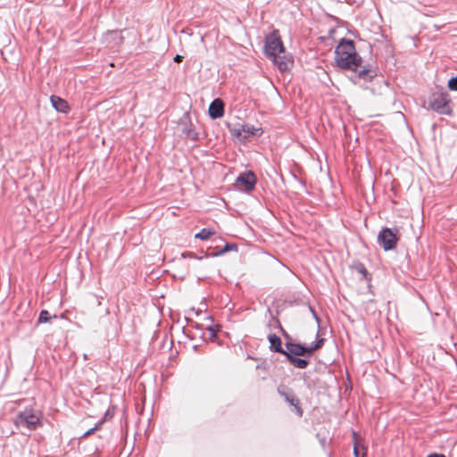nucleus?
Instances as JSON below:
<instances>
[{
    "instance_id": "obj_1",
    "label": "nucleus",
    "mask_w": 457,
    "mask_h": 457,
    "mask_svg": "<svg viewBox=\"0 0 457 457\" xmlns=\"http://www.w3.org/2000/svg\"><path fill=\"white\" fill-rule=\"evenodd\" d=\"M335 61L337 65L343 70H351L357 73L358 79L364 81H371L376 76V70L370 65L361 67L362 59L357 54L354 42L351 39L343 38L335 50Z\"/></svg>"
},
{
    "instance_id": "obj_2",
    "label": "nucleus",
    "mask_w": 457,
    "mask_h": 457,
    "mask_svg": "<svg viewBox=\"0 0 457 457\" xmlns=\"http://www.w3.org/2000/svg\"><path fill=\"white\" fill-rule=\"evenodd\" d=\"M324 338H320L315 344L311 345H304L299 343H295L294 341H287L285 343V352L284 355L288 358V356H307L310 357L313 354V353L319 349H320L324 345Z\"/></svg>"
},
{
    "instance_id": "obj_3",
    "label": "nucleus",
    "mask_w": 457,
    "mask_h": 457,
    "mask_svg": "<svg viewBox=\"0 0 457 457\" xmlns=\"http://www.w3.org/2000/svg\"><path fill=\"white\" fill-rule=\"evenodd\" d=\"M399 230L383 228L378 235V243L385 251L395 249L399 240Z\"/></svg>"
},
{
    "instance_id": "obj_4",
    "label": "nucleus",
    "mask_w": 457,
    "mask_h": 457,
    "mask_svg": "<svg viewBox=\"0 0 457 457\" xmlns=\"http://www.w3.org/2000/svg\"><path fill=\"white\" fill-rule=\"evenodd\" d=\"M429 105L432 110L440 114H450L449 96L447 93H435L432 95Z\"/></svg>"
},
{
    "instance_id": "obj_5",
    "label": "nucleus",
    "mask_w": 457,
    "mask_h": 457,
    "mask_svg": "<svg viewBox=\"0 0 457 457\" xmlns=\"http://www.w3.org/2000/svg\"><path fill=\"white\" fill-rule=\"evenodd\" d=\"M16 423L25 425L29 430H35L42 426L39 417L28 410L19 412Z\"/></svg>"
},
{
    "instance_id": "obj_6",
    "label": "nucleus",
    "mask_w": 457,
    "mask_h": 457,
    "mask_svg": "<svg viewBox=\"0 0 457 457\" xmlns=\"http://www.w3.org/2000/svg\"><path fill=\"white\" fill-rule=\"evenodd\" d=\"M256 176L251 171L241 173L236 179V187L242 191L250 192L254 189L256 185Z\"/></svg>"
},
{
    "instance_id": "obj_7",
    "label": "nucleus",
    "mask_w": 457,
    "mask_h": 457,
    "mask_svg": "<svg viewBox=\"0 0 457 457\" xmlns=\"http://www.w3.org/2000/svg\"><path fill=\"white\" fill-rule=\"evenodd\" d=\"M278 395L285 399L287 403H288L291 406L295 408V413L299 416H303V409L300 405L299 399L295 396L294 392L287 388L284 385H280L278 386Z\"/></svg>"
},
{
    "instance_id": "obj_8",
    "label": "nucleus",
    "mask_w": 457,
    "mask_h": 457,
    "mask_svg": "<svg viewBox=\"0 0 457 457\" xmlns=\"http://www.w3.org/2000/svg\"><path fill=\"white\" fill-rule=\"evenodd\" d=\"M264 48L267 56L270 58L279 54H285V48L281 39L274 35H270L266 38Z\"/></svg>"
},
{
    "instance_id": "obj_9",
    "label": "nucleus",
    "mask_w": 457,
    "mask_h": 457,
    "mask_svg": "<svg viewBox=\"0 0 457 457\" xmlns=\"http://www.w3.org/2000/svg\"><path fill=\"white\" fill-rule=\"evenodd\" d=\"M121 31L111 30L104 35V42L112 49H119L123 43Z\"/></svg>"
},
{
    "instance_id": "obj_10",
    "label": "nucleus",
    "mask_w": 457,
    "mask_h": 457,
    "mask_svg": "<svg viewBox=\"0 0 457 457\" xmlns=\"http://www.w3.org/2000/svg\"><path fill=\"white\" fill-rule=\"evenodd\" d=\"M209 115L212 119L216 120L224 115V103L220 98L214 99L208 110Z\"/></svg>"
},
{
    "instance_id": "obj_11",
    "label": "nucleus",
    "mask_w": 457,
    "mask_h": 457,
    "mask_svg": "<svg viewBox=\"0 0 457 457\" xmlns=\"http://www.w3.org/2000/svg\"><path fill=\"white\" fill-rule=\"evenodd\" d=\"M273 63L278 67V69L282 71H287L290 70V67L293 64V61L287 57L285 54H279L270 58Z\"/></svg>"
},
{
    "instance_id": "obj_12",
    "label": "nucleus",
    "mask_w": 457,
    "mask_h": 457,
    "mask_svg": "<svg viewBox=\"0 0 457 457\" xmlns=\"http://www.w3.org/2000/svg\"><path fill=\"white\" fill-rule=\"evenodd\" d=\"M50 101L52 104V106L60 112L67 113L70 111V106L66 100L61 98L57 96H51Z\"/></svg>"
},
{
    "instance_id": "obj_13",
    "label": "nucleus",
    "mask_w": 457,
    "mask_h": 457,
    "mask_svg": "<svg viewBox=\"0 0 457 457\" xmlns=\"http://www.w3.org/2000/svg\"><path fill=\"white\" fill-rule=\"evenodd\" d=\"M268 340L270 344V348L272 352L284 355L285 349L282 347V343L279 337L275 334H270L268 336Z\"/></svg>"
},
{
    "instance_id": "obj_14",
    "label": "nucleus",
    "mask_w": 457,
    "mask_h": 457,
    "mask_svg": "<svg viewBox=\"0 0 457 457\" xmlns=\"http://www.w3.org/2000/svg\"><path fill=\"white\" fill-rule=\"evenodd\" d=\"M237 245L235 243H227L219 252L206 253L205 257H216L222 255L229 251H237Z\"/></svg>"
},
{
    "instance_id": "obj_15",
    "label": "nucleus",
    "mask_w": 457,
    "mask_h": 457,
    "mask_svg": "<svg viewBox=\"0 0 457 457\" xmlns=\"http://www.w3.org/2000/svg\"><path fill=\"white\" fill-rule=\"evenodd\" d=\"M353 269L355 270L359 274L362 275L365 280H371V275L368 272L365 265L361 262H356L353 264Z\"/></svg>"
},
{
    "instance_id": "obj_16",
    "label": "nucleus",
    "mask_w": 457,
    "mask_h": 457,
    "mask_svg": "<svg viewBox=\"0 0 457 457\" xmlns=\"http://www.w3.org/2000/svg\"><path fill=\"white\" fill-rule=\"evenodd\" d=\"M287 361L292 364L293 366L298 368V369H305L309 365V361L305 359L298 358V356H288L287 358Z\"/></svg>"
},
{
    "instance_id": "obj_17",
    "label": "nucleus",
    "mask_w": 457,
    "mask_h": 457,
    "mask_svg": "<svg viewBox=\"0 0 457 457\" xmlns=\"http://www.w3.org/2000/svg\"><path fill=\"white\" fill-rule=\"evenodd\" d=\"M353 454L355 457H366V454H367V451H366V448L362 445L361 446V450H362V453H361V450H360V443L358 442V436L355 432L353 433Z\"/></svg>"
},
{
    "instance_id": "obj_18",
    "label": "nucleus",
    "mask_w": 457,
    "mask_h": 457,
    "mask_svg": "<svg viewBox=\"0 0 457 457\" xmlns=\"http://www.w3.org/2000/svg\"><path fill=\"white\" fill-rule=\"evenodd\" d=\"M259 129H255L254 127H249V126H243L242 127V130H238L237 131V135L238 136H241L242 133H244L243 137L245 138H247L251 136H255L257 134V131Z\"/></svg>"
},
{
    "instance_id": "obj_19",
    "label": "nucleus",
    "mask_w": 457,
    "mask_h": 457,
    "mask_svg": "<svg viewBox=\"0 0 457 457\" xmlns=\"http://www.w3.org/2000/svg\"><path fill=\"white\" fill-rule=\"evenodd\" d=\"M214 232L208 228H203L200 232L195 234V237L199 238L201 240H206L211 237L212 235H213Z\"/></svg>"
},
{
    "instance_id": "obj_20",
    "label": "nucleus",
    "mask_w": 457,
    "mask_h": 457,
    "mask_svg": "<svg viewBox=\"0 0 457 457\" xmlns=\"http://www.w3.org/2000/svg\"><path fill=\"white\" fill-rule=\"evenodd\" d=\"M52 319V316L50 315L49 312L46 310H42L39 313V317L37 320L38 323H46L49 322Z\"/></svg>"
},
{
    "instance_id": "obj_21",
    "label": "nucleus",
    "mask_w": 457,
    "mask_h": 457,
    "mask_svg": "<svg viewBox=\"0 0 457 457\" xmlns=\"http://www.w3.org/2000/svg\"><path fill=\"white\" fill-rule=\"evenodd\" d=\"M220 325H216V326H212V325H210V326H208V327L206 328V329H207V330L209 331V333H210V338H211V340H213V339L216 337V336H217V332L220 330Z\"/></svg>"
},
{
    "instance_id": "obj_22",
    "label": "nucleus",
    "mask_w": 457,
    "mask_h": 457,
    "mask_svg": "<svg viewBox=\"0 0 457 457\" xmlns=\"http://www.w3.org/2000/svg\"><path fill=\"white\" fill-rule=\"evenodd\" d=\"M184 133L193 141L198 140V134L193 129H185Z\"/></svg>"
},
{
    "instance_id": "obj_23",
    "label": "nucleus",
    "mask_w": 457,
    "mask_h": 457,
    "mask_svg": "<svg viewBox=\"0 0 457 457\" xmlns=\"http://www.w3.org/2000/svg\"><path fill=\"white\" fill-rule=\"evenodd\" d=\"M276 322L278 323L279 330H280L282 336L284 337V338L286 339V342L287 341H293L291 336L283 328V327L281 326L279 320H276Z\"/></svg>"
},
{
    "instance_id": "obj_24",
    "label": "nucleus",
    "mask_w": 457,
    "mask_h": 457,
    "mask_svg": "<svg viewBox=\"0 0 457 457\" xmlns=\"http://www.w3.org/2000/svg\"><path fill=\"white\" fill-rule=\"evenodd\" d=\"M276 322L278 323L279 330H280L282 336L284 337V338L286 339V342L287 341H293L291 336L283 328V327L281 326L279 320H276Z\"/></svg>"
},
{
    "instance_id": "obj_25",
    "label": "nucleus",
    "mask_w": 457,
    "mask_h": 457,
    "mask_svg": "<svg viewBox=\"0 0 457 457\" xmlns=\"http://www.w3.org/2000/svg\"><path fill=\"white\" fill-rule=\"evenodd\" d=\"M102 426V422H99L98 424H96L94 428L88 429L87 431H86L82 437L86 438V437H88L89 436H91L95 431L100 429Z\"/></svg>"
},
{
    "instance_id": "obj_26",
    "label": "nucleus",
    "mask_w": 457,
    "mask_h": 457,
    "mask_svg": "<svg viewBox=\"0 0 457 457\" xmlns=\"http://www.w3.org/2000/svg\"><path fill=\"white\" fill-rule=\"evenodd\" d=\"M448 87L451 90L457 91V76L451 78L448 81Z\"/></svg>"
},
{
    "instance_id": "obj_27",
    "label": "nucleus",
    "mask_w": 457,
    "mask_h": 457,
    "mask_svg": "<svg viewBox=\"0 0 457 457\" xmlns=\"http://www.w3.org/2000/svg\"><path fill=\"white\" fill-rule=\"evenodd\" d=\"M182 257L183 258H195V259H198V260H202L204 257L203 256H197L195 253L193 252H186V253H182Z\"/></svg>"
},
{
    "instance_id": "obj_28",
    "label": "nucleus",
    "mask_w": 457,
    "mask_h": 457,
    "mask_svg": "<svg viewBox=\"0 0 457 457\" xmlns=\"http://www.w3.org/2000/svg\"><path fill=\"white\" fill-rule=\"evenodd\" d=\"M173 60H174V62H178V63H179V62H182V60H183V56H181V55H179V54H177V55L174 57V59H173Z\"/></svg>"
},
{
    "instance_id": "obj_29",
    "label": "nucleus",
    "mask_w": 457,
    "mask_h": 457,
    "mask_svg": "<svg viewBox=\"0 0 457 457\" xmlns=\"http://www.w3.org/2000/svg\"><path fill=\"white\" fill-rule=\"evenodd\" d=\"M427 457H445L444 454H438V453H431L428 455Z\"/></svg>"
},
{
    "instance_id": "obj_30",
    "label": "nucleus",
    "mask_w": 457,
    "mask_h": 457,
    "mask_svg": "<svg viewBox=\"0 0 457 457\" xmlns=\"http://www.w3.org/2000/svg\"><path fill=\"white\" fill-rule=\"evenodd\" d=\"M311 311H312V315H313V317L315 318V320L319 322V321H320V319H319L318 315L316 314L315 311H314V310H312V308H311Z\"/></svg>"
},
{
    "instance_id": "obj_31",
    "label": "nucleus",
    "mask_w": 457,
    "mask_h": 457,
    "mask_svg": "<svg viewBox=\"0 0 457 457\" xmlns=\"http://www.w3.org/2000/svg\"><path fill=\"white\" fill-rule=\"evenodd\" d=\"M193 326H194L195 328H202V326H201V325H199V324H197V323H195Z\"/></svg>"
},
{
    "instance_id": "obj_32",
    "label": "nucleus",
    "mask_w": 457,
    "mask_h": 457,
    "mask_svg": "<svg viewBox=\"0 0 457 457\" xmlns=\"http://www.w3.org/2000/svg\"><path fill=\"white\" fill-rule=\"evenodd\" d=\"M206 320H210V321H212V322L213 321V320H212V316H207V317H206Z\"/></svg>"
}]
</instances>
